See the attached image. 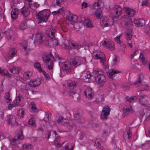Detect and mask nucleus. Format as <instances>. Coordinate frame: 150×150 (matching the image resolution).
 <instances>
[{"label":"nucleus","mask_w":150,"mask_h":150,"mask_svg":"<svg viewBox=\"0 0 150 150\" xmlns=\"http://www.w3.org/2000/svg\"><path fill=\"white\" fill-rule=\"evenodd\" d=\"M145 115L146 116V119L148 120H150V110H148L146 112Z\"/></svg>","instance_id":"6e6d98bb"},{"label":"nucleus","mask_w":150,"mask_h":150,"mask_svg":"<svg viewBox=\"0 0 150 150\" xmlns=\"http://www.w3.org/2000/svg\"><path fill=\"white\" fill-rule=\"evenodd\" d=\"M4 100L7 103H9L12 100L11 98L9 92L6 93L4 95Z\"/></svg>","instance_id":"c85d7f7f"},{"label":"nucleus","mask_w":150,"mask_h":150,"mask_svg":"<svg viewBox=\"0 0 150 150\" xmlns=\"http://www.w3.org/2000/svg\"><path fill=\"white\" fill-rule=\"evenodd\" d=\"M73 16V14H69L66 17V18L68 20L72 22Z\"/></svg>","instance_id":"8fccbe9b"},{"label":"nucleus","mask_w":150,"mask_h":150,"mask_svg":"<svg viewBox=\"0 0 150 150\" xmlns=\"http://www.w3.org/2000/svg\"><path fill=\"white\" fill-rule=\"evenodd\" d=\"M142 87H143L142 89L138 91V92H139V93L142 92V91L144 90L147 91L149 90V87L147 85H145L144 86L142 85Z\"/></svg>","instance_id":"3c124183"},{"label":"nucleus","mask_w":150,"mask_h":150,"mask_svg":"<svg viewBox=\"0 0 150 150\" xmlns=\"http://www.w3.org/2000/svg\"><path fill=\"white\" fill-rule=\"evenodd\" d=\"M50 15V11L49 10L43 9L40 11L37 15L39 19L38 23L42 22H46L48 20Z\"/></svg>","instance_id":"f03ea898"},{"label":"nucleus","mask_w":150,"mask_h":150,"mask_svg":"<svg viewBox=\"0 0 150 150\" xmlns=\"http://www.w3.org/2000/svg\"><path fill=\"white\" fill-rule=\"evenodd\" d=\"M100 139H97L96 141L95 144L100 149L103 150L104 149V147L100 145V144L99 143L100 142Z\"/></svg>","instance_id":"a19ab883"},{"label":"nucleus","mask_w":150,"mask_h":150,"mask_svg":"<svg viewBox=\"0 0 150 150\" xmlns=\"http://www.w3.org/2000/svg\"><path fill=\"white\" fill-rule=\"evenodd\" d=\"M148 0H143L142 3V6H146L148 5Z\"/></svg>","instance_id":"69168bd1"},{"label":"nucleus","mask_w":150,"mask_h":150,"mask_svg":"<svg viewBox=\"0 0 150 150\" xmlns=\"http://www.w3.org/2000/svg\"><path fill=\"white\" fill-rule=\"evenodd\" d=\"M1 74L2 75H4L10 76V74L6 70H3L2 71L1 73Z\"/></svg>","instance_id":"603ef678"},{"label":"nucleus","mask_w":150,"mask_h":150,"mask_svg":"<svg viewBox=\"0 0 150 150\" xmlns=\"http://www.w3.org/2000/svg\"><path fill=\"white\" fill-rule=\"evenodd\" d=\"M103 71L100 70H99L98 75L96 80V82L100 86H102L106 81V79L105 76L103 74Z\"/></svg>","instance_id":"423d86ee"},{"label":"nucleus","mask_w":150,"mask_h":150,"mask_svg":"<svg viewBox=\"0 0 150 150\" xmlns=\"http://www.w3.org/2000/svg\"><path fill=\"white\" fill-rule=\"evenodd\" d=\"M32 75L31 72L30 71L26 72L23 74V77L25 79H29L31 77Z\"/></svg>","instance_id":"c9c22d12"},{"label":"nucleus","mask_w":150,"mask_h":150,"mask_svg":"<svg viewBox=\"0 0 150 150\" xmlns=\"http://www.w3.org/2000/svg\"><path fill=\"white\" fill-rule=\"evenodd\" d=\"M103 45L109 50H112L114 49V44L112 41H102Z\"/></svg>","instance_id":"4468645a"},{"label":"nucleus","mask_w":150,"mask_h":150,"mask_svg":"<svg viewBox=\"0 0 150 150\" xmlns=\"http://www.w3.org/2000/svg\"><path fill=\"white\" fill-rule=\"evenodd\" d=\"M42 59L47 66L48 69L49 70H51L53 69V61L54 60V56L51 53L47 54L42 57Z\"/></svg>","instance_id":"f257e3e1"},{"label":"nucleus","mask_w":150,"mask_h":150,"mask_svg":"<svg viewBox=\"0 0 150 150\" xmlns=\"http://www.w3.org/2000/svg\"><path fill=\"white\" fill-rule=\"evenodd\" d=\"M103 4V2L101 1H99L97 2H96L93 4V8L94 9H96V7L100 8L102 7L101 4Z\"/></svg>","instance_id":"72a5a7b5"},{"label":"nucleus","mask_w":150,"mask_h":150,"mask_svg":"<svg viewBox=\"0 0 150 150\" xmlns=\"http://www.w3.org/2000/svg\"><path fill=\"white\" fill-rule=\"evenodd\" d=\"M139 59L142 62L144 65L146 64V62L147 61V59L143 56L142 52L140 53V55L139 57Z\"/></svg>","instance_id":"f704fd0d"},{"label":"nucleus","mask_w":150,"mask_h":150,"mask_svg":"<svg viewBox=\"0 0 150 150\" xmlns=\"http://www.w3.org/2000/svg\"><path fill=\"white\" fill-rule=\"evenodd\" d=\"M20 70L21 69L20 67H12L10 69V71L14 74L19 73Z\"/></svg>","instance_id":"bb28decb"},{"label":"nucleus","mask_w":150,"mask_h":150,"mask_svg":"<svg viewBox=\"0 0 150 150\" xmlns=\"http://www.w3.org/2000/svg\"><path fill=\"white\" fill-rule=\"evenodd\" d=\"M140 104L146 108H150V98L146 95L140 96L139 97Z\"/></svg>","instance_id":"20e7f679"},{"label":"nucleus","mask_w":150,"mask_h":150,"mask_svg":"<svg viewBox=\"0 0 150 150\" xmlns=\"http://www.w3.org/2000/svg\"><path fill=\"white\" fill-rule=\"evenodd\" d=\"M120 51L121 52H124L125 51V49L126 47V45L125 44H122L120 46Z\"/></svg>","instance_id":"4d7b16f0"},{"label":"nucleus","mask_w":150,"mask_h":150,"mask_svg":"<svg viewBox=\"0 0 150 150\" xmlns=\"http://www.w3.org/2000/svg\"><path fill=\"white\" fill-rule=\"evenodd\" d=\"M30 106L32 109L33 111L35 112L36 109V107L34 103L33 102H32L30 103Z\"/></svg>","instance_id":"09e8293b"},{"label":"nucleus","mask_w":150,"mask_h":150,"mask_svg":"<svg viewBox=\"0 0 150 150\" xmlns=\"http://www.w3.org/2000/svg\"><path fill=\"white\" fill-rule=\"evenodd\" d=\"M29 124L33 126H35V123L34 120L33 119H30L28 121Z\"/></svg>","instance_id":"052dcab7"},{"label":"nucleus","mask_w":150,"mask_h":150,"mask_svg":"<svg viewBox=\"0 0 150 150\" xmlns=\"http://www.w3.org/2000/svg\"><path fill=\"white\" fill-rule=\"evenodd\" d=\"M6 121L8 124H10L12 126L18 124V123L16 121L15 117L11 115L7 116Z\"/></svg>","instance_id":"f3484780"},{"label":"nucleus","mask_w":150,"mask_h":150,"mask_svg":"<svg viewBox=\"0 0 150 150\" xmlns=\"http://www.w3.org/2000/svg\"><path fill=\"white\" fill-rule=\"evenodd\" d=\"M86 61V59L84 58L76 57L74 59H71L70 62L71 63L72 66H73L76 67L82 64L84 61Z\"/></svg>","instance_id":"6e6552de"},{"label":"nucleus","mask_w":150,"mask_h":150,"mask_svg":"<svg viewBox=\"0 0 150 150\" xmlns=\"http://www.w3.org/2000/svg\"><path fill=\"white\" fill-rule=\"evenodd\" d=\"M34 66L35 68L37 69L39 72H41L42 71L41 65L39 62H35L34 65Z\"/></svg>","instance_id":"473e14b6"},{"label":"nucleus","mask_w":150,"mask_h":150,"mask_svg":"<svg viewBox=\"0 0 150 150\" xmlns=\"http://www.w3.org/2000/svg\"><path fill=\"white\" fill-rule=\"evenodd\" d=\"M142 81V80L140 78V76H139L138 80L137 81H135L134 83V84L135 85H137V87H138L141 85Z\"/></svg>","instance_id":"de8ad7c7"},{"label":"nucleus","mask_w":150,"mask_h":150,"mask_svg":"<svg viewBox=\"0 0 150 150\" xmlns=\"http://www.w3.org/2000/svg\"><path fill=\"white\" fill-rule=\"evenodd\" d=\"M59 139H56L55 140L54 142V145L55 146H61V145L59 143V141H58Z\"/></svg>","instance_id":"774afa93"},{"label":"nucleus","mask_w":150,"mask_h":150,"mask_svg":"<svg viewBox=\"0 0 150 150\" xmlns=\"http://www.w3.org/2000/svg\"><path fill=\"white\" fill-rule=\"evenodd\" d=\"M27 43L25 41H23L22 43V46L23 48L26 50H28L27 46Z\"/></svg>","instance_id":"e2e57ef3"},{"label":"nucleus","mask_w":150,"mask_h":150,"mask_svg":"<svg viewBox=\"0 0 150 150\" xmlns=\"http://www.w3.org/2000/svg\"><path fill=\"white\" fill-rule=\"evenodd\" d=\"M95 15L97 18H101L103 16V14L102 11L100 9L97 10L96 11Z\"/></svg>","instance_id":"cd10ccee"},{"label":"nucleus","mask_w":150,"mask_h":150,"mask_svg":"<svg viewBox=\"0 0 150 150\" xmlns=\"http://www.w3.org/2000/svg\"><path fill=\"white\" fill-rule=\"evenodd\" d=\"M130 86V84L129 83H124L122 86L123 88H124L127 89Z\"/></svg>","instance_id":"bf43d9fd"},{"label":"nucleus","mask_w":150,"mask_h":150,"mask_svg":"<svg viewBox=\"0 0 150 150\" xmlns=\"http://www.w3.org/2000/svg\"><path fill=\"white\" fill-rule=\"evenodd\" d=\"M26 27V25L25 21H22L20 25V28L21 30H24Z\"/></svg>","instance_id":"58836bf2"},{"label":"nucleus","mask_w":150,"mask_h":150,"mask_svg":"<svg viewBox=\"0 0 150 150\" xmlns=\"http://www.w3.org/2000/svg\"><path fill=\"white\" fill-rule=\"evenodd\" d=\"M51 40L50 43H51L53 46H56L59 45L58 40L55 37L52 39H50Z\"/></svg>","instance_id":"2f4dec72"},{"label":"nucleus","mask_w":150,"mask_h":150,"mask_svg":"<svg viewBox=\"0 0 150 150\" xmlns=\"http://www.w3.org/2000/svg\"><path fill=\"white\" fill-rule=\"evenodd\" d=\"M16 53V50L15 48L10 50L7 55V57L10 59L13 57Z\"/></svg>","instance_id":"b1692460"},{"label":"nucleus","mask_w":150,"mask_h":150,"mask_svg":"<svg viewBox=\"0 0 150 150\" xmlns=\"http://www.w3.org/2000/svg\"><path fill=\"white\" fill-rule=\"evenodd\" d=\"M110 108L109 106L106 105L104 107L100 115L101 119L103 120H107L108 116L110 115Z\"/></svg>","instance_id":"0eeeda50"},{"label":"nucleus","mask_w":150,"mask_h":150,"mask_svg":"<svg viewBox=\"0 0 150 150\" xmlns=\"http://www.w3.org/2000/svg\"><path fill=\"white\" fill-rule=\"evenodd\" d=\"M55 32V29L53 27H50L45 31L46 33L50 39H52L54 37Z\"/></svg>","instance_id":"f8f14e48"},{"label":"nucleus","mask_w":150,"mask_h":150,"mask_svg":"<svg viewBox=\"0 0 150 150\" xmlns=\"http://www.w3.org/2000/svg\"><path fill=\"white\" fill-rule=\"evenodd\" d=\"M41 83V80L40 79H32L28 83V85L30 87H36L38 86Z\"/></svg>","instance_id":"2eb2a0df"},{"label":"nucleus","mask_w":150,"mask_h":150,"mask_svg":"<svg viewBox=\"0 0 150 150\" xmlns=\"http://www.w3.org/2000/svg\"><path fill=\"white\" fill-rule=\"evenodd\" d=\"M122 34L120 35L115 38V40L116 42L118 44H121V41L120 40V37L121 36Z\"/></svg>","instance_id":"864d4df0"},{"label":"nucleus","mask_w":150,"mask_h":150,"mask_svg":"<svg viewBox=\"0 0 150 150\" xmlns=\"http://www.w3.org/2000/svg\"><path fill=\"white\" fill-rule=\"evenodd\" d=\"M45 116L44 117V120L45 122H47L49 121V115L47 114H45Z\"/></svg>","instance_id":"0e129e2a"},{"label":"nucleus","mask_w":150,"mask_h":150,"mask_svg":"<svg viewBox=\"0 0 150 150\" xmlns=\"http://www.w3.org/2000/svg\"><path fill=\"white\" fill-rule=\"evenodd\" d=\"M22 134V132H21V134L16 136L14 139L10 141L11 144L12 145L16 146L18 144H19L20 143L19 139H22L24 138L23 134Z\"/></svg>","instance_id":"9b49d317"},{"label":"nucleus","mask_w":150,"mask_h":150,"mask_svg":"<svg viewBox=\"0 0 150 150\" xmlns=\"http://www.w3.org/2000/svg\"><path fill=\"white\" fill-rule=\"evenodd\" d=\"M113 10L116 15V18L119 17L122 13V8L120 5L115 6L113 8Z\"/></svg>","instance_id":"dca6fc26"},{"label":"nucleus","mask_w":150,"mask_h":150,"mask_svg":"<svg viewBox=\"0 0 150 150\" xmlns=\"http://www.w3.org/2000/svg\"><path fill=\"white\" fill-rule=\"evenodd\" d=\"M17 115L21 117H23L24 114V111L22 110H18L17 112Z\"/></svg>","instance_id":"c03bdc74"},{"label":"nucleus","mask_w":150,"mask_h":150,"mask_svg":"<svg viewBox=\"0 0 150 150\" xmlns=\"http://www.w3.org/2000/svg\"><path fill=\"white\" fill-rule=\"evenodd\" d=\"M127 20V21L125 22V25L126 28L130 27L133 25V22L131 18H129L128 19L125 18V21H126Z\"/></svg>","instance_id":"c756f323"},{"label":"nucleus","mask_w":150,"mask_h":150,"mask_svg":"<svg viewBox=\"0 0 150 150\" xmlns=\"http://www.w3.org/2000/svg\"><path fill=\"white\" fill-rule=\"evenodd\" d=\"M70 95L72 96L73 98L79 96V95L78 93L74 92H71L70 93Z\"/></svg>","instance_id":"680f3d73"},{"label":"nucleus","mask_w":150,"mask_h":150,"mask_svg":"<svg viewBox=\"0 0 150 150\" xmlns=\"http://www.w3.org/2000/svg\"><path fill=\"white\" fill-rule=\"evenodd\" d=\"M62 11V8H59L58 10L57 11H54L52 12V14L54 15L57 14H60L61 11Z\"/></svg>","instance_id":"13d9d810"},{"label":"nucleus","mask_w":150,"mask_h":150,"mask_svg":"<svg viewBox=\"0 0 150 150\" xmlns=\"http://www.w3.org/2000/svg\"><path fill=\"white\" fill-rule=\"evenodd\" d=\"M136 97L135 96L129 97L127 96L126 97V99L129 102H132L135 101L136 99Z\"/></svg>","instance_id":"e433bc0d"},{"label":"nucleus","mask_w":150,"mask_h":150,"mask_svg":"<svg viewBox=\"0 0 150 150\" xmlns=\"http://www.w3.org/2000/svg\"><path fill=\"white\" fill-rule=\"evenodd\" d=\"M84 93L87 98L91 99L93 98L94 94L91 88H88L86 89Z\"/></svg>","instance_id":"6ab92c4d"},{"label":"nucleus","mask_w":150,"mask_h":150,"mask_svg":"<svg viewBox=\"0 0 150 150\" xmlns=\"http://www.w3.org/2000/svg\"><path fill=\"white\" fill-rule=\"evenodd\" d=\"M62 1V0H54L53 1L52 5L55 6L56 5L60 6Z\"/></svg>","instance_id":"4c0bfd02"},{"label":"nucleus","mask_w":150,"mask_h":150,"mask_svg":"<svg viewBox=\"0 0 150 150\" xmlns=\"http://www.w3.org/2000/svg\"><path fill=\"white\" fill-rule=\"evenodd\" d=\"M134 23L138 27H142L145 25V20L142 18L139 19H135L134 20Z\"/></svg>","instance_id":"a211bd4d"},{"label":"nucleus","mask_w":150,"mask_h":150,"mask_svg":"<svg viewBox=\"0 0 150 150\" xmlns=\"http://www.w3.org/2000/svg\"><path fill=\"white\" fill-rule=\"evenodd\" d=\"M78 17L75 15H73L72 22H76L78 21Z\"/></svg>","instance_id":"338daca9"},{"label":"nucleus","mask_w":150,"mask_h":150,"mask_svg":"<svg viewBox=\"0 0 150 150\" xmlns=\"http://www.w3.org/2000/svg\"><path fill=\"white\" fill-rule=\"evenodd\" d=\"M124 10H125L126 13H127L128 16L129 17L133 16L135 13L134 10L130 9L128 7H124Z\"/></svg>","instance_id":"5701e85b"},{"label":"nucleus","mask_w":150,"mask_h":150,"mask_svg":"<svg viewBox=\"0 0 150 150\" xmlns=\"http://www.w3.org/2000/svg\"><path fill=\"white\" fill-rule=\"evenodd\" d=\"M68 121L67 119H64V118L62 121V124L64 126L67 125L68 124Z\"/></svg>","instance_id":"5fc2aeb1"},{"label":"nucleus","mask_w":150,"mask_h":150,"mask_svg":"<svg viewBox=\"0 0 150 150\" xmlns=\"http://www.w3.org/2000/svg\"><path fill=\"white\" fill-rule=\"evenodd\" d=\"M28 2L29 4L28 6H25L20 9V12L22 15L25 17H28L30 13V5L29 3V1H28Z\"/></svg>","instance_id":"1a4fd4ad"},{"label":"nucleus","mask_w":150,"mask_h":150,"mask_svg":"<svg viewBox=\"0 0 150 150\" xmlns=\"http://www.w3.org/2000/svg\"><path fill=\"white\" fill-rule=\"evenodd\" d=\"M132 37V34L131 32H127L126 34V38L127 40H131Z\"/></svg>","instance_id":"49530a36"},{"label":"nucleus","mask_w":150,"mask_h":150,"mask_svg":"<svg viewBox=\"0 0 150 150\" xmlns=\"http://www.w3.org/2000/svg\"><path fill=\"white\" fill-rule=\"evenodd\" d=\"M78 84V83L77 81H73L68 83V85L71 89H73L77 86Z\"/></svg>","instance_id":"7c9ffc66"},{"label":"nucleus","mask_w":150,"mask_h":150,"mask_svg":"<svg viewBox=\"0 0 150 150\" xmlns=\"http://www.w3.org/2000/svg\"><path fill=\"white\" fill-rule=\"evenodd\" d=\"M62 69L63 71L67 73H69L72 71V66L70 62H64L62 67Z\"/></svg>","instance_id":"ddd939ff"},{"label":"nucleus","mask_w":150,"mask_h":150,"mask_svg":"<svg viewBox=\"0 0 150 150\" xmlns=\"http://www.w3.org/2000/svg\"><path fill=\"white\" fill-rule=\"evenodd\" d=\"M93 57L96 59H99L102 65L105 66L106 65V58L105 54L100 51L94 52L93 54Z\"/></svg>","instance_id":"7ed1b4c3"},{"label":"nucleus","mask_w":150,"mask_h":150,"mask_svg":"<svg viewBox=\"0 0 150 150\" xmlns=\"http://www.w3.org/2000/svg\"><path fill=\"white\" fill-rule=\"evenodd\" d=\"M23 149H29L32 148V146L30 144H25L23 145Z\"/></svg>","instance_id":"a18cd8bd"},{"label":"nucleus","mask_w":150,"mask_h":150,"mask_svg":"<svg viewBox=\"0 0 150 150\" xmlns=\"http://www.w3.org/2000/svg\"><path fill=\"white\" fill-rule=\"evenodd\" d=\"M83 23L84 25L86 27L93 28L94 27L91 21L88 19L84 20Z\"/></svg>","instance_id":"393cba45"},{"label":"nucleus","mask_w":150,"mask_h":150,"mask_svg":"<svg viewBox=\"0 0 150 150\" xmlns=\"http://www.w3.org/2000/svg\"><path fill=\"white\" fill-rule=\"evenodd\" d=\"M45 36L44 34L41 33H38L36 35L35 40L38 44L40 45L42 44L45 40Z\"/></svg>","instance_id":"9d476101"},{"label":"nucleus","mask_w":150,"mask_h":150,"mask_svg":"<svg viewBox=\"0 0 150 150\" xmlns=\"http://www.w3.org/2000/svg\"><path fill=\"white\" fill-rule=\"evenodd\" d=\"M71 45L75 48L77 49H79L81 47V45L80 44L77 43L76 44H74L70 42Z\"/></svg>","instance_id":"37998d69"},{"label":"nucleus","mask_w":150,"mask_h":150,"mask_svg":"<svg viewBox=\"0 0 150 150\" xmlns=\"http://www.w3.org/2000/svg\"><path fill=\"white\" fill-rule=\"evenodd\" d=\"M113 19L109 16L105 17L101 19L100 21V24L103 27H109L112 24Z\"/></svg>","instance_id":"39448f33"},{"label":"nucleus","mask_w":150,"mask_h":150,"mask_svg":"<svg viewBox=\"0 0 150 150\" xmlns=\"http://www.w3.org/2000/svg\"><path fill=\"white\" fill-rule=\"evenodd\" d=\"M123 112L125 115H126L129 113H132L133 110L131 106L125 105L123 107Z\"/></svg>","instance_id":"aec40b11"},{"label":"nucleus","mask_w":150,"mask_h":150,"mask_svg":"<svg viewBox=\"0 0 150 150\" xmlns=\"http://www.w3.org/2000/svg\"><path fill=\"white\" fill-rule=\"evenodd\" d=\"M99 70L97 69L93 71V75H91V78H90V81L92 82H93L97 80Z\"/></svg>","instance_id":"4be33fe9"},{"label":"nucleus","mask_w":150,"mask_h":150,"mask_svg":"<svg viewBox=\"0 0 150 150\" xmlns=\"http://www.w3.org/2000/svg\"><path fill=\"white\" fill-rule=\"evenodd\" d=\"M18 15V9L15 8L12 10L11 12V16L12 19L15 20L17 17Z\"/></svg>","instance_id":"a878e982"},{"label":"nucleus","mask_w":150,"mask_h":150,"mask_svg":"<svg viewBox=\"0 0 150 150\" xmlns=\"http://www.w3.org/2000/svg\"><path fill=\"white\" fill-rule=\"evenodd\" d=\"M126 131L127 132V134L126 136L127 137L128 139H132V135L131 134V132L130 127H129L126 130Z\"/></svg>","instance_id":"79ce46f5"},{"label":"nucleus","mask_w":150,"mask_h":150,"mask_svg":"<svg viewBox=\"0 0 150 150\" xmlns=\"http://www.w3.org/2000/svg\"><path fill=\"white\" fill-rule=\"evenodd\" d=\"M120 72V71H117L116 70H112L109 73V77L110 78H112L114 74Z\"/></svg>","instance_id":"ea45409f"},{"label":"nucleus","mask_w":150,"mask_h":150,"mask_svg":"<svg viewBox=\"0 0 150 150\" xmlns=\"http://www.w3.org/2000/svg\"><path fill=\"white\" fill-rule=\"evenodd\" d=\"M82 115L81 113L79 112L77 113L74 115V119L75 120H77V122L79 123H83L84 122L83 119L81 117Z\"/></svg>","instance_id":"412c9836"}]
</instances>
